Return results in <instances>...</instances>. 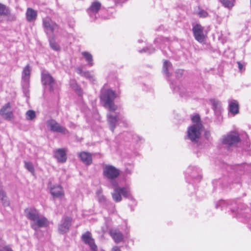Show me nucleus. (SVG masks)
I'll return each instance as SVG.
<instances>
[{"label":"nucleus","mask_w":251,"mask_h":251,"mask_svg":"<svg viewBox=\"0 0 251 251\" xmlns=\"http://www.w3.org/2000/svg\"><path fill=\"white\" fill-rule=\"evenodd\" d=\"M116 98L115 92L111 89L102 91L100 96V99L103 102V106L110 111H116L117 109V106L114 102Z\"/></svg>","instance_id":"obj_1"},{"label":"nucleus","mask_w":251,"mask_h":251,"mask_svg":"<svg viewBox=\"0 0 251 251\" xmlns=\"http://www.w3.org/2000/svg\"><path fill=\"white\" fill-rule=\"evenodd\" d=\"M202 128L201 124H194L189 127L187 130V138L191 141L196 142L200 138Z\"/></svg>","instance_id":"obj_2"},{"label":"nucleus","mask_w":251,"mask_h":251,"mask_svg":"<svg viewBox=\"0 0 251 251\" xmlns=\"http://www.w3.org/2000/svg\"><path fill=\"white\" fill-rule=\"evenodd\" d=\"M122 195L126 198H130L131 194L129 190L126 187H116L114 189V192L112 193L113 200L116 202H120L122 201Z\"/></svg>","instance_id":"obj_3"},{"label":"nucleus","mask_w":251,"mask_h":251,"mask_svg":"<svg viewBox=\"0 0 251 251\" xmlns=\"http://www.w3.org/2000/svg\"><path fill=\"white\" fill-rule=\"evenodd\" d=\"M240 141L239 134L234 132H231L223 136L222 138L223 144L229 147L236 145Z\"/></svg>","instance_id":"obj_4"},{"label":"nucleus","mask_w":251,"mask_h":251,"mask_svg":"<svg viewBox=\"0 0 251 251\" xmlns=\"http://www.w3.org/2000/svg\"><path fill=\"white\" fill-rule=\"evenodd\" d=\"M31 68L29 64L26 65L22 72V86L24 93L28 92V89L29 87L30 75Z\"/></svg>","instance_id":"obj_5"},{"label":"nucleus","mask_w":251,"mask_h":251,"mask_svg":"<svg viewBox=\"0 0 251 251\" xmlns=\"http://www.w3.org/2000/svg\"><path fill=\"white\" fill-rule=\"evenodd\" d=\"M119 170L113 166L105 165L103 167V175L108 179H115L119 176Z\"/></svg>","instance_id":"obj_6"},{"label":"nucleus","mask_w":251,"mask_h":251,"mask_svg":"<svg viewBox=\"0 0 251 251\" xmlns=\"http://www.w3.org/2000/svg\"><path fill=\"white\" fill-rule=\"evenodd\" d=\"M41 80L42 84L45 86L46 89H48L50 91H53L55 82L50 74L45 72H42Z\"/></svg>","instance_id":"obj_7"},{"label":"nucleus","mask_w":251,"mask_h":251,"mask_svg":"<svg viewBox=\"0 0 251 251\" xmlns=\"http://www.w3.org/2000/svg\"><path fill=\"white\" fill-rule=\"evenodd\" d=\"M107 119L110 130L114 132L117 124L120 119L119 113L115 112V111L108 110L107 114Z\"/></svg>","instance_id":"obj_8"},{"label":"nucleus","mask_w":251,"mask_h":251,"mask_svg":"<svg viewBox=\"0 0 251 251\" xmlns=\"http://www.w3.org/2000/svg\"><path fill=\"white\" fill-rule=\"evenodd\" d=\"M47 126L52 132L61 133L66 134L69 133L68 130L64 127L60 125L55 120L50 119L47 121Z\"/></svg>","instance_id":"obj_9"},{"label":"nucleus","mask_w":251,"mask_h":251,"mask_svg":"<svg viewBox=\"0 0 251 251\" xmlns=\"http://www.w3.org/2000/svg\"><path fill=\"white\" fill-rule=\"evenodd\" d=\"M72 224V218L70 217H63L58 225V230L60 234H64L69 231Z\"/></svg>","instance_id":"obj_10"},{"label":"nucleus","mask_w":251,"mask_h":251,"mask_svg":"<svg viewBox=\"0 0 251 251\" xmlns=\"http://www.w3.org/2000/svg\"><path fill=\"white\" fill-rule=\"evenodd\" d=\"M203 29V27L200 24H196L193 27L192 31L195 39L199 43H202L204 41Z\"/></svg>","instance_id":"obj_11"},{"label":"nucleus","mask_w":251,"mask_h":251,"mask_svg":"<svg viewBox=\"0 0 251 251\" xmlns=\"http://www.w3.org/2000/svg\"><path fill=\"white\" fill-rule=\"evenodd\" d=\"M81 239L84 243L88 244L93 251H97L98 248L95 243L94 239L92 238L90 232L87 231L82 235Z\"/></svg>","instance_id":"obj_12"},{"label":"nucleus","mask_w":251,"mask_h":251,"mask_svg":"<svg viewBox=\"0 0 251 251\" xmlns=\"http://www.w3.org/2000/svg\"><path fill=\"white\" fill-rule=\"evenodd\" d=\"M43 25L48 34L53 33L55 30L58 29V25L48 18L43 20Z\"/></svg>","instance_id":"obj_13"},{"label":"nucleus","mask_w":251,"mask_h":251,"mask_svg":"<svg viewBox=\"0 0 251 251\" xmlns=\"http://www.w3.org/2000/svg\"><path fill=\"white\" fill-rule=\"evenodd\" d=\"M10 104L9 103L5 104L0 109V114L3 118L7 120H11L13 118V112L9 110Z\"/></svg>","instance_id":"obj_14"},{"label":"nucleus","mask_w":251,"mask_h":251,"mask_svg":"<svg viewBox=\"0 0 251 251\" xmlns=\"http://www.w3.org/2000/svg\"><path fill=\"white\" fill-rule=\"evenodd\" d=\"M48 219L46 217L39 215L33 224L31 225V226L36 230L35 226H37L38 227H46L48 226Z\"/></svg>","instance_id":"obj_15"},{"label":"nucleus","mask_w":251,"mask_h":251,"mask_svg":"<svg viewBox=\"0 0 251 251\" xmlns=\"http://www.w3.org/2000/svg\"><path fill=\"white\" fill-rule=\"evenodd\" d=\"M25 213L26 217L29 220L34 222L39 216V212L34 208H28L25 209Z\"/></svg>","instance_id":"obj_16"},{"label":"nucleus","mask_w":251,"mask_h":251,"mask_svg":"<svg viewBox=\"0 0 251 251\" xmlns=\"http://www.w3.org/2000/svg\"><path fill=\"white\" fill-rule=\"evenodd\" d=\"M54 156L58 162L64 163L67 160V154L64 149H59L54 152Z\"/></svg>","instance_id":"obj_17"},{"label":"nucleus","mask_w":251,"mask_h":251,"mask_svg":"<svg viewBox=\"0 0 251 251\" xmlns=\"http://www.w3.org/2000/svg\"><path fill=\"white\" fill-rule=\"evenodd\" d=\"M81 161L86 165H90L92 163V157L91 154L86 151H81L78 154Z\"/></svg>","instance_id":"obj_18"},{"label":"nucleus","mask_w":251,"mask_h":251,"mask_svg":"<svg viewBox=\"0 0 251 251\" xmlns=\"http://www.w3.org/2000/svg\"><path fill=\"white\" fill-rule=\"evenodd\" d=\"M0 16H8L12 21L15 20V16L11 15L9 8L1 3H0Z\"/></svg>","instance_id":"obj_19"},{"label":"nucleus","mask_w":251,"mask_h":251,"mask_svg":"<svg viewBox=\"0 0 251 251\" xmlns=\"http://www.w3.org/2000/svg\"><path fill=\"white\" fill-rule=\"evenodd\" d=\"M101 6V3L100 2L98 1H94L87 9V12L90 16H92V14H96L99 12Z\"/></svg>","instance_id":"obj_20"},{"label":"nucleus","mask_w":251,"mask_h":251,"mask_svg":"<svg viewBox=\"0 0 251 251\" xmlns=\"http://www.w3.org/2000/svg\"><path fill=\"white\" fill-rule=\"evenodd\" d=\"M110 234L117 243H119L123 240V234L118 230L112 229L110 231Z\"/></svg>","instance_id":"obj_21"},{"label":"nucleus","mask_w":251,"mask_h":251,"mask_svg":"<svg viewBox=\"0 0 251 251\" xmlns=\"http://www.w3.org/2000/svg\"><path fill=\"white\" fill-rule=\"evenodd\" d=\"M50 193L55 197H59L64 195L63 189L60 185H54L51 187Z\"/></svg>","instance_id":"obj_22"},{"label":"nucleus","mask_w":251,"mask_h":251,"mask_svg":"<svg viewBox=\"0 0 251 251\" xmlns=\"http://www.w3.org/2000/svg\"><path fill=\"white\" fill-rule=\"evenodd\" d=\"M26 19L28 22L35 21L37 17V11L31 8H28L26 12Z\"/></svg>","instance_id":"obj_23"},{"label":"nucleus","mask_w":251,"mask_h":251,"mask_svg":"<svg viewBox=\"0 0 251 251\" xmlns=\"http://www.w3.org/2000/svg\"><path fill=\"white\" fill-rule=\"evenodd\" d=\"M0 201L3 206H8L10 205L6 194L1 186H0Z\"/></svg>","instance_id":"obj_24"},{"label":"nucleus","mask_w":251,"mask_h":251,"mask_svg":"<svg viewBox=\"0 0 251 251\" xmlns=\"http://www.w3.org/2000/svg\"><path fill=\"white\" fill-rule=\"evenodd\" d=\"M229 110L231 113L234 115L239 113L238 104L235 100H234L229 103Z\"/></svg>","instance_id":"obj_25"},{"label":"nucleus","mask_w":251,"mask_h":251,"mask_svg":"<svg viewBox=\"0 0 251 251\" xmlns=\"http://www.w3.org/2000/svg\"><path fill=\"white\" fill-rule=\"evenodd\" d=\"M172 67V65L169 61H164L163 66V73L165 74L167 77H169L171 75V74L169 73V70H170Z\"/></svg>","instance_id":"obj_26"},{"label":"nucleus","mask_w":251,"mask_h":251,"mask_svg":"<svg viewBox=\"0 0 251 251\" xmlns=\"http://www.w3.org/2000/svg\"><path fill=\"white\" fill-rule=\"evenodd\" d=\"M171 87L173 89L175 92L179 93L180 97H182L185 96L186 90L184 87L180 86L174 87V84L173 83L171 84Z\"/></svg>","instance_id":"obj_27"},{"label":"nucleus","mask_w":251,"mask_h":251,"mask_svg":"<svg viewBox=\"0 0 251 251\" xmlns=\"http://www.w3.org/2000/svg\"><path fill=\"white\" fill-rule=\"evenodd\" d=\"M82 54L85 58V60L88 63V65L90 66H92L94 65L92 55L87 51L82 52Z\"/></svg>","instance_id":"obj_28"},{"label":"nucleus","mask_w":251,"mask_h":251,"mask_svg":"<svg viewBox=\"0 0 251 251\" xmlns=\"http://www.w3.org/2000/svg\"><path fill=\"white\" fill-rule=\"evenodd\" d=\"M70 86L79 96L82 95L81 89L77 85L75 80H71L70 81Z\"/></svg>","instance_id":"obj_29"},{"label":"nucleus","mask_w":251,"mask_h":251,"mask_svg":"<svg viewBox=\"0 0 251 251\" xmlns=\"http://www.w3.org/2000/svg\"><path fill=\"white\" fill-rule=\"evenodd\" d=\"M49 42L50 47L52 50L55 51L60 50V48L59 46L56 43L54 37L50 38Z\"/></svg>","instance_id":"obj_30"},{"label":"nucleus","mask_w":251,"mask_h":251,"mask_svg":"<svg viewBox=\"0 0 251 251\" xmlns=\"http://www.w3.org/2000/svg\"><path fill=\"white\" fill-rule=\"evenodd\" d=\"M25 116L27 120L31 121L35 118L36 114L34 111L29 110L26 112Z\"/></svg>","instance_id":"obj_31"},{"label":"nucleus","mask_w":251,"mask_h":251,"mask_svg":"<svg viewBox=\"0 0 251 251\" xmlns=\"http://www.w3.org/2000/svg\"><path fill=\"white\" fill-rule=\"evenodd\" d=\"M219 1L226 8L230 9L234 5L233 3L229 0H219Z\"/></svg>","instance_id":"obj_32"},{"label":"nucleus","mask_w":251,"mask_h":251,"mask_svg":"<svg viewBox=\"0 0 251 251\" xmlns=\"http://www.w3.org/2000/svg\"><path fill=\"white\" fill-rule=\"evenodd\" d=\"M213 108L214 110H219L221 107V103L219 101L216 100H211Z\"/></svg>","instance_id":"obj_33"},{"label":"nucleus","mask_w":251,"mask_h":251,"mask_svg":"<svg viewBox=\"0 0 251 251\" xmlns=\"http://www.w3.org/2000/svg\"><path fill=\"white\" fill-rule=\"evenodd\" d=\"M25 168L30 172L33 173L34 172V168L32 163L30 162H25Z\"/></svg>","instance_id":"obj_34"},{"label":"nucleus","mask_w":251,"mask_h":251,"mask_svg":"<svg viewBox=\"0 0 251 251\" xmlns=\"http://www.w3.org/2000/svg\"><path fill=\"white\" fill-rule=\"evenodd\" d=\"M83 76L89 78L90 80L93 81H95V79L94 78L93 75L91 74L90 72L88 71L84 72V73H83Z\"/></svg>","instance_id":"obj_35"},{"label":"nucleus","mask_w":251,"mask_h":251,"mask_svg":"<svg viewBox=\"0 0 251 251\" xmlns=\"http://www.w3.org/2000/svg\"><path fill=\"white\" fill-rule=\"evenodd\" d=\"M198 15L201 18H206L208 17V13L207 11L204 10H201L199 13Z\"/></svg>","instance_id":"obj_36"},{"label":"nucleus","mask_w":251,"mask_h":251,"mask_svg":"<svg viewBox=\"0 0 251 251\" xmlns=\"http://www.w3.org/2000/svg\"><path fill=\"white\" fill-rule=\"evenodd\" d=\"M192 121L193 123H195V124H201L200 123V117L199 115L194 116L192 118Z\"/></svg>","instance_id":"obj_37"},{"label":"nucleus","mask_w":251,"mask_h":251,"mask_svg":"<svg viewBox=\"0 0 251 251\" xmlns=\"http://www.w3.org/2000/svg\"><path fill=\"white\" fill-rule=\"evenodd\" d=\"M98 200L100 202H104L106 201V198L103 195H100L98 196Z\"/></svg>","instance_id":"obj_38"},{"label":"nucleus","mask_w":251,"mask_h":251,"mask_svg":"<svg viewBox=\"0 0 251 251\" xmlns=\"http://www.w3.org/2000/svg\"><path fill=\"white\" fill-rule=\"evenodd\" d=\"M0 251H13L12 249L9 246H5L0 249Z\"/></svg>","instance_id":"obj_39"},{"label":"nucleus","mask_w":251,"mask_h":251,"mask_svg":"<svg viewBox=\"0 0 251 251\" xmlns=\"http://www.w3.org/2000/svg\"><path fill=\"white\" fill-rule=\"evenodd\" d=\"M76 71L78 74L82 76L83 75V73H84V72H83L81 68H76Z\"/></svg>","instance_id":"obj_40"},{"label":"nucleus","mask_w":251,"mask_h":251,"mask_svg":"<svg viewBox=\"0 0 251 251\" xmlns=\"http://www.w3.org/2000/svg\"><path fill=\"white\" fill-rule=\"evenodd\" d=\"M205 138L207 139H209L210 136V133L209 131H205Z\"/></svg>","instance_id":"obj_41"},{"label":"nucleus","mask_w":251,"mask_h":251,"mask_svg":"<svg viewBox=\"0 0 251 251\" xmlns=\"http://www.w3.org/2000/svg\"><path fill=\"white\" fill-rule=\"evenodd\" d=\"M96 194L97 195V197L100 196V195H102V190L101 189H98L96 192Z\"/></svg>","instance_id":"obj_42"},{"label":"nucleus","mask_w":251,"mask_h":251,"mask_svg":"<svg viewBox=\"0 0 251 251\" xmlns=\"http://www.w3.org/2000/svg\"><path fill=\"white\" fill-rule=\"evenodd\" d=\"M112 251H121L120 248L118 247H114L112 248Z\"/></svg>","instance_id":"obj_43"},{"label":"nucleus","mask_w":251,"mask_h":251,"mask_svg":"<svg viewBox=\"0 0 251 251\" xmlns=\"http://www.w3.org/2000/svg\"><path fill=\"white\" fill-rule=\"evenodd\" d=\"M237 64H238V68H239V69L240 71H241V70H242V68H243V65H242V64L240 62H237Z\"/></svg>","instance_id":"obj_44"},{"label":"nucleus","mask_w":251,"mask_h":251,"mask_svg":"<svg viewBox=\"0 0 251 251\" xmlns=\"http://www.w3.org/2000/svg\"><path fill=\"white\" fill-rule=\"evenodd\" d=\"M113 186L114 187V188L117 186L119 187L118 185V183L116 181H113L112 183Z\"/></svg>","instance_id":"obj_45"},{"label":"nucleus","mask_w":251,"mask_h":251,"mask_svg":"<svg viewBox=\"0 0 251 251\" xmlns=\"http://www.w3.org/2000/svg\"><path fill=\"white\" fill-rule=\"evenodd\" d=\"M149 49L148 48H144L143 49V50L141 51H140V52H142L143 51H144V52H146L147 51V50H148Z\"/></svg>","instance_id":"obj_46"},{"label":"nucleus","mask_w":251,"mask_h":251,"mask_svg":"<svg viewBox=\"0 0 251 251\" xmlns=\"http://www.w3.org/2000/svg\"><path fill=\"white\" fill-rule=\"evenodd\" d=\"M154 51V49H152V51H149V53H151V52H153Z\"/></svg>","instance_id":"obj_47"},{"label":"nucleus","mask_w":251,"mask_h":251,"mask_svg":"<svg viewBox=\"0 0 251 251\" xmlns=\"http://www.w3.org/2000/svg\"><path fill=\"white\" fill-rule=\"evenodd\" d=\"M218 204H216V208H218Z\"/></svg>","instance_id":"obj_48"},{"label":"nucleus","mask_w":251,"mask_h":251,"mask_svg":"<svg viewBox=\"0 0 251 251\" xmlns=\"http://www.w3.org/2000/svg\"><path fill=\"white\" fill-rule=\"evenodd\" d=\"M223 201H221L220 202V203L221 204V203H223Z\"/></svg>","instance_id":"obj_49"}]
</instances>
